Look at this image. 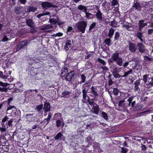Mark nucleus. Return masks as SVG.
I'll return each instance as SVG.
<instances>
[{
	"label": "nucleus",
	"instance_id": "1",
	"mask_svg": "<svg viewBox=\"0 0 153 153\" xmlns=\"http://www.w3.org/2000/svg\"><path fill=\"white\" fill-rule=\"evenodd\" d=\"M110 60L111 63H112L113 61L115 62V63L119 66L123 65V67H126L129 64L128 62H126L123 64V59L119 56V53L117 52H115L113 54Z\"/></svg>",
	"mask_w": 153,
	"mask_h": 153
},
{
	"label": "nucleus",
	"instance_id": "2",
	"mask_svg": "<svg viewBox=\"0 0 153 153\" xmlns=\"http://www.w3.org/2000/svg\"><path fill=\"white\" fill-rule=\"evenodd\" d=\"M110 68L111 69V71L114 77L118 78L121 77V76L119 74V73L120 72L121 68L118 67L116 64H112L110 65Z\"/></svg>",
	"mask_w": 153,
	"mask_h": 153
},
{
	"label": "nucleus",
	"instance_id": "3",
	"mask_svg": "<svg viewBox=\"0 0 153 153\" xmlns=\"http://www.w3.org/2000/svg\"><path fill=\"white\" fill-rule=\"evenodd\" d=\"M87 25V23L83 21L79 22L77 24V28L80 31L84 33Z\"/></svg>",
	"mask_w": 153,
	"mask_h": 153
},
{
	"label": "nucleus",
	"instance_id": "4",
	"mask_svg": "<svg viewBox=\"0 0 153 153\" xmlns=\"http://www.w3.org/2000/svg\"><path fill=\"white\" fill-rule=\"evenodd\" d=\"M137 46L138 47L139 51L141 53H143L146 51V48L142 43H139L137 44Z\"/></svg>",
	"mask_w": 153,
	"mask_h": 153
},
{
	"label": "nucleus",
	"instance_id": "5",
	"mask_svg": "<svg viewBox=\"0 0 153 153\" xmlns=\"http://www.w3.org/2000/svg\"><path fill=\"white\" fill-rule=\"evenodd\" d=\"M42 6L44 9H47L49 7H53V5L51 3L45 2L42 3Z\"/></svg>",
	"mask_w": 153,
	"mask_h": 153
},
{
	"label": "nucleus",
	"instance_id": "6",
	"mask_svg": "<svg viewBox=\"0 0 153 153\" xmlns=\"http://www.w3.org/2000/svg\"><path fill=\"white\" fill-rule=\"evenodd\" d=\"M24 10V8L22 7L19 6L15 7V12L16 13L19 14H24V13L23 11Z\"/></svg>",
	"mask_w": 153,
	"mask_h": 153
},
{
	"label": "nucleus",
	"instance_id": "7",
	"mask_svg": "<svg viewBox=\"0 0 153 153\" xmlns=\"http://www.w3.org/2000/svg\"><path fill=\"white\" fill-rule=\"evenodd\" d=\"M27 45V40H25L20 42L17 48V51L19 50L21 48Z\"/></svg>",
	"mask_w": 153,
	"mask_h": 153
},
{
	"label": "nucleus",
	"instance_id": "8",
	"mask_svg": "<svg viewBox=\"0 0 153 153\" xmlns=\"http://www.w3.org/2000/svg\"><path fill=\"white\" fill-rule=\"evenodd\" d=\"M129 50L132 53L135 52L136 51L135 45L133 43H130L129 46Z\"/></svg>",
	"mask_w": 153,
	"mask_h": 153
},
{
	"label": "nucleus",
	"instance_id": "9",
	"mask_svg": "<svg viewBox=\"0 0 153 153\" xmlns=\"http://www.w3.org/2000/svg\"><path fill=\"white\" fill-rule=\"evenodd\" d=\"M74 74V71H71L67 75L66 79L68 81H70L72 79Z\"/></svg>",
	"mask_w": 153,
	"mask_h": 153
},
{
	"label": "nucleus",
	"instance_id": "10",
	"mask_svg": "<svg viewBox=\"0 0 153 153\" xmlns=\"http://www.w3.org/2000/svg\"><path fill=\"white\" fill-rule=\"evenodd\" d=\"M144 20H141L139 21V30L140 31H141L143 27L146 26L147 24V23H144Z\"/></svg>",
	"mask_w": 153,
	"mask_h": 153
},
{
	"label": "nucleus",
	"instance_id": "11",
	"mask_svg": "<svg viewBox=\"0 0 153 153\" xmlns=\"http://www.w3.org/2000/svg\"><path fill=\"white\" fill-rule=\"evenodd\" d=\"M132 7L134 8L135 10H137L139 11L141 10V7L140 5V3L139 2H136L135 3H134Z\"/></svg>",
	"mask_w": 153,
	"mask_h": 153
},
{
	"label": "nucleus",
	"instance_id": "12",
	"mask_svg": "<svg viewBox=\"0 0 153 153\" xmlns=\"http://www.w3.org/2000/svg\"><path fill=\"white\" fill-rule=\"evenodd\" d=\"M97 20L101 21L102 20V14L100 10H98L96 14Z\"/></svg>",
	"mask_w": 153,
	"mask_h": 153
},
{
	"label": "nucleus",
	"instance_id": "13",
	"mask_svg": "<svg viewBox=\"0 0 153 153\" xmlns=\"http://www.w3.org/2000/svg\"><path fill=\"white\" fill-rule=\"evenodd\" d=\"M99 106L97 105L95 106H93L92 109V111L96 114H97L99 113Z\"/></svg>",
	"mask_w": 153,
	"mask_h": 153
},
{
	"label": "nucleus",
	"instance_id": "14",
	"mask_svg": "<svg viewBox=\"0 0 153 153\" xmlns=\"http://www.w3.org/2000/svg\"><path fill=\"white\" fill-rule=\"evenodd\" d=\"M115 30L112 28H111L109 30L108 36L110 38H111L112 37L113 34L114 33Z\"/></svg>",
	"mask_w": 153,
	"mask_h": 153
},
{
	"label": "nucleus",
	"instance_id": "15",
	"mask_svg": "<svg viewBox=\"0 0 153 153\" xmlns=\"http://www.w3.org/2000/svg\"><path fill=\"white\" fill-rule=\"evenodd\" d=\"M91 93L93 94L95 97H97L98 96V95L97 93V89L95 88L94 86H92L91 87Z\"/></svg>",
	"mask_w": 153,
	"mask_h": 153
},
{
	"label": "nucleus",
	"instance_id": "16",
	"mask_svg": "<svg viewBox=\"0 0 153 153\" xmlns=\"http://www.w3.org/2000/svg\"><path fill=\"white\" fill-rule=\"evenodd\" d=\"M54 138L55 139L57 140L59 139L63 140L64 139V137L62 134L60 132H59L55 137Z\"/></svg>",
	"mask_w": 153,
	"mask_h": 153
},
{
	"label": "nucleus",
	"instance_id": "17",
	"mask_svg": "<svg viewBox=\"0 0 153 153\" xmlns=\"http://www.w3.org/2000/svg\"><path fill=\"white\" fill-rule=\"evenodd\" d=\"M71 42L70 40L66 41L65 47V49L67 50L68 49V48L71 47Z\"/></svg>",
	"mask_w": 153,
	"mask_h": 153
},
{
	"label": "nucleus",
	"instance_id": "18",
	"mask_svg": "<svg viewBox=\"0 0 153 153\" xmlns=\"http://www.w3.org/2000/svg\"><path fill=\"white\" fill-rule=\"evenodd\" d=\"M36 8L35 7L29 6L28 7L26 11L27 12H35L36 10Z\"/></svg>",
	"mask_w": 153,
	"mask_h": 153
},
{
	"label": "nucleus",
	"instance_id": "19",
	"mask_svg": "<svg viewBox=\"0 0 153 153\" xmlns=\"http://www.w3.org/2000/svg\"><path fill=\"white\" fill-rule=\"evenodd\" d=\"M50 105L48 103H45L44 105V109L45 112L48 111L50 109Z\"/></svg>",
	"mask_w": 153,
	"mask_h": 153
},
{
	"label": "nucleus",
	"instance_id": "20",
	"mask_svg": "<svg viewBox=\"0 0 153 153\" xmlns=\"http://www.w3.org/2000/svg\"><path fill=\"white\" fill-rule=\"evenodd\" d=\"M78 9L80 10H82L85 13L87 11L86 7L82 5H80L78 7Z\"/></svg>",
	"mask_w": 153,
	"mask_h": 153
},
{
	"label": "nucleus",
	"instance_id": "21",
	"mask_svg": "<svg viewBox=\"0 0 153 153\" xmlns=\"http://www.w3.org/2000/svg\"><path fill=\"white\" fill-rule=\"evenodd\" d=\"M71 93V92L70 91H65L62 93V97H68L69 96Z\"/></svg>",
	"mask_w": 153,
	"mask_h": 153
},
{
	"label": "nucleus",
	"instance_id": "22",
	"mask_svg": "<svg viewBox=\"0 0 153 153\" xmlns=\"http://www.w3.org/2000/svg\"><path fill=\"white\" fill-rule=\"evenodd\" d=\"M27 24L28 26L30 27H33L34 25V23L32 20L31 19H28L27 21Z\"/></svg>",
	"mask_w": 153,
	"mask_h": 153
},
{
	"label": "nucleus",
	"instance_id": "23",
	"mask_svg": "<svg viewBox=\"0 0 153 153\" xmlns=\"http://www.w3.org/2000/svg\"><path fill=\"white\" fill-rule=\"evenodd\" d=\"M52 28V26L50 25H46L43 26L42 28V29L44 30L48 29L51 28Z\"/></svg>",
	"mask_w": 153,
	"mask_h": 153
},
{
	"label": "nucleus",
	"instance_id": "24",
	"mask_svg": "<svg viewBox=\"0 0 153 153\" xmlns=\"http://www.w3.org/2000/svg\"><path fill=\"white\" fill-rule=\"evenodd\" d=\"M111 40L109 38H107L104 41L105 43L108 46L111 45Z\"/></svg>",
	"mask_w": 153,
	"mask_h": 153
},
{
	"label": "nucleus",
	"instance_id": "25",
	"mask_svg": "<svg viewBox=\"0 0 153 153\" xmlns=\"http://www.w3.org/2000/svg\"><path fill=\"white\" fill-rule=\"evenodd\" d=\"M85 13L86 17V18L90 19L93 18V15L91 13H87V11L86 12H85Z\"/></svg>",
	"mask_w": 153,
	"mask_h": 153
},
{
	"label": "nucleus",
	"instance_id": "26",
	"mask_svg": "<svg viewBox=\"0 0 153 153\" xmlns=\"http://www.w3.org/2000/svg\"><path fill=\"white\" fill-rule=\"evenodd\" d=\"M52 115V114L50 112L49 113L48 118H45V119L44 121H46L47 122L46 124H48L51 118V117Z\"/></svg>",
	"mask_w": 153,
	"mask_h": 153
},
{
	"label": "nucleus",
	"instance_id": "27",
	"mask_svg": "<svg viewBox=\"0 0 153 153\" xmlns=\"http://www.w3.org/2000/svg\"><path fill=\"white\" fill-rule=\"evenodd\" d=\"M51 15L50 13L49 12H46V13H41L40 14H39L37 15V17L38 18H39L42 16H43L47 15Z\"/></svg>",
	"mask_w": 153,
	"mask_h": 153
},
{
	"label": "nucleus",
	"instance_id": "28",
	"mask_svg": "<svg viewBox=\"0 0 153 153\" xmlns=\"http://www.w3.org/2000/svg\"><path fill=\"white\" fill-rule=\"evenodd\" d=\"M13 119H10L7 123H6L5 126H9L10 127H11L12 126V123L13 122Z\"/></svg>",
	"mask_w": 153,
	"mask_h": 153
},
{
	"label": "nucleus",
	"instance_id": "29",
	"mask_svg": "<svg viewBox=\"0 0 153 153\" xmlns=\"http://www.w3.org/2000/svg\"><path fill=\"white\" fill-rule=\"evenodd\" d=\"M132 71V70L131 69H130L129 71L125 72L123 75L121 76V77H126L129 74H130Z\"/></svg>",
	"mask_w": 153,
	"mask_h": 153
},
{
	"label": "nucleus",
	"instance_id": "30",
	"mask_svg": "<svg viewBox=\"0 0 153 153\" xmlns=\"http://www.w3.org/2000/svg\"><path fill=\"white\" fill-rule=\"evenodd\" d=\"M12 108H13L14 110H12V112L13 111H14V113H15L16 111V107L14 106H9V107H8L7 111L10 110Z\"/></svg>",
	"mask_w": 153,
	"mask_h": 153
},
{
	"label": "nucleus",
	"instance_id": "31",
	"mask_svg": "<svg viewBox=\"0 0 153 153\" xmlns=\"http://www.w3.org/2000/svg\"><path fill=\"white\" fill-rule=\"evenodd\" d=\"M2 127H0V131L1 132L5 131L6 129L8 127L5 126V125H2Z\"/></svg>",
	"mask_w": 153,
	"mask_h": 153
},
{
	"label": "nucleus",
	"instance_id": "32",
	"mask_svg": "<svg viewBox=\"0 0 153 153\" xmlns=\"http://www.w3.org/2000/svg\"><path fill=\"white\" fill-rule=\"evenodd\" d=\"M117 25V22L116 21L114 20L112 21L110 25L113 27H116Z\"/></svg>",
	"mask_w": 153,
	"mask_h": 153
},
{
	"label": "nucleus",
	"instance_id": "33",
	"mask_svg": "<svg viewBox=\"0 0 153 153\" xmlns=\"http://www.w3.org/2000/svg\"><path fill=\"white\" fill-rule=\"evenodd\" d=\"M10 38V37L9 38L7 37V36L4 35L3 36V37L2 38V39L0 41V42H5L7 41L8 40H9V39Z\"/></svg>",
	"mask_w": 153,
	"mask_h": 153
},
{
	"label": "nucleus",
	"instance_id": "34",
	"mask_svg": "<svg viewBox=\"0 0 153 153\" xmlns=\"http://www.w3.org/2000/svg\"><path fill=\"white\" fill-rule=\"evenodd\" d=\"M0 77L3 79H7V76L4 75V73L2 71H0Z\"/></svg>",
	"mask_w": 153,
	"mask_h": 153
},
{
	"label": "nucleus",
	"instance_id": "35",
	"mask_svg": "<svg viewBox=\"0 0 153 153\" xmlns=\"http://www.w3.org/2000/svg\"><path fill=\"white\" fill-rule=\"evenodd\" d=\"M148 76V75L146 74L144 75L143 76V80L144 81L145 83H147Z\"/></svg>",
	"mask_w": 153,
	"mask_h": 153
},
{
	"label": "nucleus",
	"instance_id": "36",
	"mask_svg": "<svg viewBox=\"0 0 153 153\" xmlns=\"http://www.w3.org/2000/svg\"><path fill=\"white\" fill-rule=\"evenodd\" d=\"M102 117L106 120H107L108 119V117L107 115V114L104 112H102Z\"/></svg>",
	"mask_w": 153,
	"mask_h": 153
},
{
	"label": "nucleus",
	"instance_id": "37",
	"mask_svg": "<svg viewBox=\"0 0 153 153\" xmlns=\"http://www.w3.org/2000/svg\"><path fill=\"white\" fill-rule=\"evenodd\" d=\"M134 88L135 90H138V86L140 85L139 82L138 81H136L134 83Z\"/></svg>",
	"mask_w": 153,
	"mask_h": 153
},
{
	"label": "nucleus",
	"instance_id": "38",
	"mask_svg": "<svg viewBox=\"0 0 153 153\" xmlns=\"http://www.w3.org/2000/svg\"><path fill=\"white\" fill-rule=\"evenodd\" d=\"M120 148H121V152L122 153H126L128 151V149L127 148L123 147H120Z\"/></svg>",
	"mask_w": 153,
	"mask_h": 153
},
{
	"label": "nucleus",
	"instance_id": "39",
	"mask_svg": "<svg viewBox=\"0 0 153 153\" xmlns=\"http://www.w3.org/2000/svg\"><path fill=\"white\" fill-rule=\"evenodd\" d=\"M9 118L8 117L5 116L2 120L1 125H5L4 124V123L7 121H8Z\"/></svg>",
	"mask_w": 153,
	"mask_h": 153
},
{
	"label": "nucleus",
	"instance_id": "40",
	"mask_svg": "<svg viewBox=\"0 0 153 153\" xmlns=\"http://www.w3.org/2000/svg\"><path fill=\"white\" fill-rule=\"evenodd\" d=\"M120 36V34L118 32H116L115 34L114 40H117L118 39Z\"/></svg>",
	"mask_w": 153,
	"mask_h": 153
},
{
	"label": "nucleus",
	"instance_id": "41",
	"mask_svg": "<svg viewBox=\"0 0 153 153\" xmlns=\"http://www.w3.org/2000/svg\"><path fill=\"white\" fill-rule=\"evenodd\" d=\"M123 27V28H126L128 30H131L130 29L131 27L128 24V25H123L122 26Z\"/></svg>",
	"mask_w": 153,
	"mask_h": 153
},
{
	"label": "nucleus",
	"instance_id": "42",
	"mask_svg": "<svg viewBox=\"0 0 153 153\" xmlns=\"http://www.w3.org/2000/svg\"><path fill=\"white\" fill-rule=\"evenodd\" d=\"M149 85L150 86H153V76L150 79H149L148 81Z\"/></svg>",
	"mask_w": 153,
	"mask_h": 153
},
{
	"label": "nucleus",
	"instance_id": "43",
	"mask_svg": "<svg viewBox=\"0 0 153 153\" xmlns=\"http://www.w3.org/2000/svg\"><path fill=\"white\" fill-rule=\"evenodd\" d=\"M102 22H103V24H107L109 22V20L108 18H106L104 19V18L103 19H102Z\"/></svg>",
	"mask_w": 153,
	"mask_h": 153
},
{
	"label": "nucleus",
	"instance_id": "44",
	"mask_svg": "<svg viewBox=\"0 0 153 153\" xmlns=\"http://www.w3.org/2000/svg\"><path fill=\"white\" fill-rule=\"evenodd\" d=\"M11 72L10 71L5 70L4 72V75H7L8 77L11 74Z\"/></svg>",
	"mask_w": 153,
	"mask_h": 153
},
{
	"label": "nucleus",
	"instance_id": "45",
	"mask_svg": "<svg viewBox=\"0 0 153 153\" xmlns=\"http://www.w3.org/2000/svg\"><path fill=\"white\" fill-rule=\"evenodd\" d=\"M49 21L51 23L55 24L57 22V20L53 19H50Z\"/></svg>",
	"mask_w": 153,
	"mask_h": 153
},
{
	"label": "nucleus",
	"instance_id": "46",
	"mask_svg": "<svg viewBox=\"0 0 153 153\" xmlns=\"http://www.w3.org/2000/svg\"><path fill=\"white\" fill-rule=\"evenodd\" d=\"M88 102L89 104L92 106H94V102L93 100L91 99H88Z\"/></svg>",
	"mask_w": 153,
	"mask_h": 153
},
{
	"label": "nucleus",
	"instance_id": "47",
	"mask_svg": "<svg viewBox=\"0 0 153 153\" xmlns=\"http://www.w3.org/2000/svg\"><path fill=\"white\" fill-rule=\"evenodd\" d=\"M118 90L117 88H114L113 90L114 94L116 95H117L118 94Z\"/></svg>",
	"mask_w": 153,
	"mask_h": 153
},
{
	"label": "nucleus",
	"instance_id": "48",
	"mask_svg": "<svg viewBox=\"0 0 153 153\" xmlns=\"http://www.w3.org/2000/svg\"><path fill=\"white\" fill-rule=\"evenodd\" d=\"M43 107L42 105L41 104L38 105L36 107V109L38 111H39Z\"/></svg>",
	"mask_w": 153,
	"mask_h": 153
},
{
	"label": "nucleus",
	"instance_id": "49",
	"mask_svg": "<svg viewBox=\"0 0 153 153\" xmlns=\"http://www.w3.org/2000/svg\"><path fill=\"white\" fill-rule=\"evenodd\" d=\"M97 60L99 62L102 64L103 65H105L106 64V62H105L104 61L100 58L98 59Z\"/></svg>",
	"mask_w": 153,
	"mask_h": 153
},
{
	"label": "nucleus",
	"instance_id": "50",
	"mask_svg": "<svg viewBox=\"0 0 153 153\" xmlns=\"http://www.w3.org/2000/svg\"><path fill=\"white\" fill-rule=\"evenodd\" d=\"M81 78L82 80V82L83 83L85 82V76L84 74H82L81 76Z\"/></svg>",
	"mask_w": 153,
	"mask_h": 153
},
{
	"label": "nucleus",
	"instance_id": "51",
	"mask_svg": "<svg viewBox=\"0 0 153 153\" xmlns=\"http://www.w3.org/2000/svg\"><path fill=\"white\" fill-rule=\"evenodd\" d=\"M63 35V33H62L59 32L56 34H53V36H54L55 37L56 36H62Z\"/></svg>",
	"mask_w": 153,
	"mask_h": 153
},
{
	"label": "nucleus",
	"instance_id": "52",
	"mask_svg": "<svg viewBox=\"0 0 153 153\" xmlns=\"http://www.w3.org/2000/svg\"><path fill=\"white\" fill-rule=\"evenodd\" d=\"M124 100H121L120 101L119 103V105L120 106H123L124 104Z\"/></svg>",
	"mask_w": 153,
	"mask_h": 153
},
{
	"label": "nucleus",
	"instance_id": "53",
	"mask_svg": "<svg viewBox=\"0 0 153 153\" xmlns=\"http://www.w3.org/2000/svg\"><path fill=\"white\" fill-rule=\"evenodd\" d=\"M61 121L60 120H58L56 121V126L57 127H59L60 126Z\"/></svg>",
	"mask_w": 153,
	"mask_h": 153
},
{
	"label": "nucleus",
	"instance_id": "54",
	"mask_svg": "<svg viewBox=\"0 0 153 153\" xmlns=\"http://www.w3.org/2000/svg\"><path fill=\"white\" fill-rule=\"evenodd\" d=\"M117 2L116 0H113L111 3L112 6H115L117 4Z\"/></svg>",
	"mask_w": 153,
	"mask_h": 153
},
{
	"label": "nucleus",
	"instance_id": "55",
	"mask_svg": "<svg viewBox=\"0 0 153 153\" xmlns=\"http://www.w3.org/2000/svg\"><path fill=\"white\" fill-rule=\"evenodd\" d=\"M96 25L95 23H93L90 26L89 30H91Z\"/></svg>",
	"mask_w": 153,
	"mask_h": 153
},
{
	"label": "nucleus",
	"instance_id": "56",
	"mask_svg": "<svg viewBox=\"0 0 153 153\" xmlns=\"http://www.w3.org/2000/svg\"><path fill=\"white\" fill-rule=\"evenodd\" d=\"M7 89L4 88H1L0 87V91L1 92H7Z\"/></svg>",
	"mask_w": 153,
	"mask_h": 153
},
{
	"label": "nucleus",
	"instance_id": "57",
	"mask_svg": "<svg viewBox=\"0 0 153 153\" xmlns=\"http://www.w3.org/2000/svg\"><path fill=\"white\" fill-rule=\"evenodd\" d=\"M136 35L138 38H140L141 37H143L142 33L140 32L137 33L136 34Z\"/></svg>",
	"mask_w": 153,
	"mask_h": 153
},
{
	"label": "nucleus",
	"instance_id": "58",
	"mask_svg": "<svg viewBox=\"0 0 153 153\" xmlns=\"http://www.w3.org/2000/svg\"><path fill=\"white\" fill-rule=\"evenodd\" d=\"M20 3L23 4H25L27 2V0H19Z\"/></svg>",
	"mask_w": 153,
	"mask_h": 153
},
{
	"label": "nucleus",
	"instance_id": "59",
	"mask_svg": "<svg viewBox=\"0 0 153 153\" xmlns=\"http://www.w3.org/2000/svg\"><path fill=\"white\" fill-rule=\"evenodd\" d=\"M137 108V110H138L142 107V105H140L135 107Z\"/></svg>",
	"mask_w": 153,
	"mask_h": 153
},
{
	"label": "nucleus",
	"instance_id": "60",
	"mask_svg": "<svg viewBox=\"0 0 153 153\" xmlns=\"http://www.w3.org/2000/svg\"><path fill=\"white\" fill-rule=\"evenodd\" d=\"M36 30L34 28L32 27L30 30V32L32 33H34L35 32Z\"/></svg>",
	"mask_w": 153,
	"mask_h": 153
},
{
	"label": "nucleus",
	"instance_id": "61",
	"mask_svg": "<svg viewBox=\"0 0 153 153\" xmlns=\"http://www.w3.org/2000/svg\"><path fill=\"white\" fill-rule=\"evenodd\" d=\"M101 68L104 71H107L108 70V68L105 66L101 67Z\"/></svg>",
	"mask_w": 153,
	"mask_h": 153
},
{
	"label": "nucleus",
	"instance_id": "62",
	"mask_svg": "<svg viewBox=\"0 0 153 153\" xmlns=\"http://www.w3.org/2000/svg\"><path fill=\"white\" fill-rule=\"evenodd\" d=\"M91 56V55L90 53H88L85 56V58L86 59H88L90 58Z\"/></svg>",
	"mask_w": 153,
	"mask_h": 153
},
{
	"label": "nucleus",
	"instance_id": "63",
	"mask_svg": "<svg viewBox=\"0 0 153 153\" xmlns=\"http://www.w3.org/2000/svg\"><path fill=\"white\" fill-rule=\"evenodd\" d=\"M12 100H13V98L12 97H10L9 98L8 100V104H10V103L12 101Z\"/></svg>",
	"mask_w": 153,
	"mask_h": 153
},
{
	"label": "nucleus",
	"instance_id": "64",
	"mask_svg": "<svg viewBox=\"0 0 153 153\" xmlns=\"http://www.w3.org/2000/svg\"><path fill=\"white\" fill-rule=\"evenodd\" d=\"M153 32V29H149L148 31L149 34H151Z\"/></svg>",
	"mask_w": 153,
	"mask_h": 153
}]
</instances>
